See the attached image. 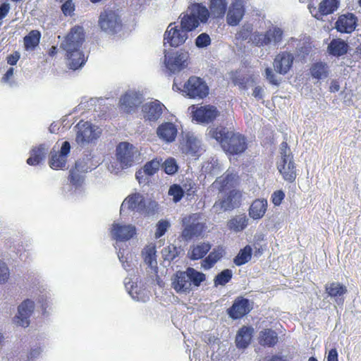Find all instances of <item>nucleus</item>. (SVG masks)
Segmentation results:
<instances>
[{"instance_id":"obj_1","label":"nucleus","mask_w":361,"mask_h":361,"mask_svg":"<svg viewBox=\"0 0 361 361\" xmlns=\"http://www.w3.org/2000/svg\"><path fill=\"white\" fill-rule=\"evenodd\" d=\"M85 41L84 29L76 25L71 28L65 39L61 43V48L66 51L68 66L72 70L82 67L86 59L81 47Z\"/></svg>"},{"instance_id":"obj_2","label":"nucleus","mask_w":361,"mask_h":361,"mask_svg":"<svg viewBox=\"0 0 361 361\" xmlns=\"http://www.w3.org/2000/svg\"><path fill=\"white\" fill-rule=\"evenodd\" d=\"M211 137L219 142L223 149L230 154H240L244 152L247 147V140L244 135L228 130L224 127L211 129Z\"/></svg>"},{"instance_id":"obj_3","label":"nucleus","mask_w":361,"mask_h":361,"mask_svg":"<svg viewBox=\"0 0 361 361\" xmlns=\"http://www.w3.org/2000/svg\"><path fill=\"white\" fill-rule=\"evenodd\" d=\"M206 280V276L192 267L177 271L171 278V286L178 293H190L192 286L199 287Z\"/></svg>"},{"instance_id":"obj_4","label":"nucleus","mask_w":361,"mask_h":361,"mask_svg":"<svg viewBox=\"0 0 361 361\" xmlns=\"http://www.w3.org/2000/svg\"><path fill=\"white\" fill-rule=\"evenodd\" d=\"M209 17L208 8L202 4L195 3L188 6L186 13L180 15L179 25L189 33L195 30L200 23H207Z\"/></svg>"},{"instance_id":"obj_5","label":"nucleus","mask_w":361,"mask_h":361,"mask_svg":"<svg viewBox=\"0 0 361 361\" xmlns=\"http://www.w3.org/2000/svg\"><path fill=\"white\" fill-rule=\"evenodd\" d=\"M283 37V30L277 25H271L265 31L254 32L250 37V42L257 47L278 48L281 44Z\"/></svg>"},{"instance_id":"obj_6","label":"nucleus","mask_w":361,"mask_h":361,"mask_svg":"<svg viewBox=\"0 0 361 361\" xmlns=\"http://www.w3.org/2000/svg\"><path fill=\"white\" fill-rule=\"evenodd\" d=\"M95 167L92 164V157L90 154H86L82 158L78 159L75 164L74 169L70 170L68 176V182L75 189V192L81 193L82 185L84 183L85 176L83 173L92 171Z\"/></svg>"},{"instance_id":"obj_7","label":"nucleus","mask_w":361,"mask_h":361,"mask_svg":"<svg viewBox=\"0 0 361 361\" xmlns=\"http://www.w3.org/2000/svg\"><path fill=\"white\" fill-rule=\"evenodd\" d=\"M188 51L183 50L167 51L164 50V64L166 71L170 73H176L184 69L188 66Z\"/></svg>"},{"instance_id":"obj_8","label":"nucleus","mask_w":361,"mask_h":361,"mask_svg":"<svg viewBox=\"0 0 361 361\" xmlns=\"http://www.w3.org/2000/svg\"><path fill=\"white\" fill-rule=\"evenodd\" d=\"M180 149L183 154L192 157H199L204 151L201 140L191 131L183 132Z\"/></svg>"},{"instance_id":"obj_9","label":"nucleus","mask_w":361,"mask_h":361,"mask_svg":"<svg viewBox=\"0 0 361 361\" xmlns=\"http://www.w3.org/2000/svg\"><path fill=\"white\" fill-rule=\"evenodd\" d=\"M188 38V33L178 23H171L164 35V44L178 47L183 44Z\"/></svg>"},{"instance_id":"obj_10","label":"nucleus","mask_w":361,"mask_h":361,"mask_svg":"<svg viewBox=\"0 0 361 361\" xmlns=\"http://www.w3.org/2000/svg\"><path fill=\"white\" fill-rule=\"evenodd\" d=\"M77 128L76 142L85 146L99 137L100 132L88 121H80L75 126Z\"/></svg>"},{"instance_id":"obj_11","label":"nucleus","mask_w":361,"mask_h":361,"mask_svg":"<svg viewBox=\"0 0 361 361\" xmlns=\"http://www.w3.org/2000/svg\"><path fill=\"white\" fill-rule=\"evenodd\" d=\"M182 222L185 228L182 231L181 237L186 241L201 235L205 229L204 224L198 221L196 214L184 217Z\"/></svg>"},{"instance_id":"obj_12","label":"nucleus","mask_w":361,"mask_h":361,"mask_svg":"<svg viewBox=\"0 0 361 361\" xmlns=\"http://www.w3.org/2000/svg\"><path fill=\"white\" fill-rule=\"evenodd\" d=\"M99 24L103 31L110 34L119 32L122 27L120 16L111 10L104 11L100 14Z\"/></svg>"},{"instance_id":"obj_13","label":"nucleus","mask_w":361,"mask_h":361,"mask_svg":"<svg viewBox=\"0 0 361 361\" xmlns=\"http://www.w3.org/2000/svg\"><path fill=\"white\" fill-rule=\"evenodd\" d=\"M184 91L190 98L203 99L209 93V87L200 78L190 77L184 85Z\"/></svg>"},{"instance_id":"obj_14","label":"nucleus","mask_w":361,"mask_h":361,"mask_svg":"<svg viewBox=\"0 0 361 361\" xmlns=\"http://www.w3.org/2000/svg\"><path fill=\"white\" fill-rule=\"evenodd\" d=\"M241 202V194L239 191L232 190L228 192L225 197L217 202L213 206V209L216 212L221 211H231L238 207Z\"/></svg>"},{"instance_id":"obj_15","label":"nucleus","mask_w":361,"mask_h":361,"mask_svg":"<svg viewBox=\"0 0 361 361\" xmlns=\"http://www.w3.org/2000/svg\"><path fill=\"white\" fill-rule=\"evenodd\" d=\"M142 101V94L136 90H129L121 96L119 104L121 109L123 111L131 113L137 109Z\"/></svg>"},{"instance_id":"obj_16","label":"nucleus","mask_w":361,"mask_h":361,"mask_svg":"<svg viewBox=\"0 0 361 361\" xmlns=\"http://www.w3.org/2000/svg\"><path fill=\"white\" fill-rule=\"evenodd\" d=\"M252 310V305L250 300L240 296L235 299L226 312L230 318L238 319L247 314Z\"/></svg>"},{"instance_id":"obj_17","label":"nucleus","mask_w":361,"mask_h":361,"mask_svg":"<svg viewBox=\"0 0 361 361\" xmlns=\"http://www.w3.org/2000/svg\"><path fill=\"white\" fill-rule=\"evenodd\" d=\"M34 310V302L30 299L25 300L18 307V314L13 319V323L19 326L27 327Z\"/></svg>"},{"instance_id":"obj_18","label":"nucleus","mask_w":361,"mask_h":361,"mask_svg":"<svg viewBox=\"0 0 361 361\" xmlns=\"http://www.w3.org/2000/svg\"><path fill=\"white\" fill-rule=\"evenodd\" d=\"M70 150L71 145L68 141L62 143L59 151L53 149L50 152L49 166L53 169H62L65 167Z\"/></svg>"},{"instance_id":"obj_19","label":"nucleus","mask_w":361,"mask_h":361,"mask_svg":"<svg viewBox=\"0 0 361 361\" xmlns=\"http://www.w3.org/2000/svg\"><path fill=\"white\" fill-rule=\"evenodd\" d=\"M116 156L123 169L131 166L134 161V147L128 142H121L116 147Z\"/></svg>"},{"instance_id":"obj_20","label":"nucleus","mask_w":361,"mask_h":361,"mask_svg":"<svg viewBox=\"0 0 361 361\" xmlns=\"http://www.w3.org/2000/svg\"><path fill=\"white\" fill-rule=\"evenodd\" d=\"M245 12L243 0H233L228 8L226 23L230 26H236L242 20Z\"/></svg>"},{"instance_id":"obj_21","label":"nucleus","mask_w":361,"mask_h":361,"mask_svg":"<svg viewBox=\"0 0 361 361\" xmlns=\"http://www.w3.org/2000/svg\"><path fill=\"white\" fill-rule=\"evenodd\" d=\"M165 106L159 100L144 104L142 106L143 117L149 122H156L161 116Z\"/></svg>"},{"instance_id":"obj_22","label":"nucleus","mask_w":361,"mask_h":361,"mask_svg":"<svg viewBox=\"0 0 361 361\" xmlns=\"http://www.w3.org/2000/svg\"><path fill=\"white\" fill-rule=\"evenodd\" d=\"M357 21L358 19L354 13L342 14L338 18L335 28L341 33L350 34L356 29Z\"/></svg>"},{"instance_id":"obj_23","label":"nucleus","mask_w":361,"mask_h":361,"mask_svg":"<svg viewBox=\"0 0 361 361\" xmlns=\"http://www.w3.org/2000/svg\"><path fill=\"white\" fill-rule=\"evenodd\" d=\"M294 56L288 51L279 53L274 59L273 66L276 72L281 75H286L291 68Z\"/></svg>"},{"instance_id":"obj_24","label":"nucleus","mask_w":361,"mask_h":361,"mask_svg":"<svg viewBox=\"0 0 361 361\" xmlns=\"http://www.w3.org/2000/svg\"><path fill=\"white\" fill-rule=\"evenodd\" d=\"M112 238L118 241L130 240L135 234V227L131 224L114 223L111 228Z\"/></svg>"},{"instance_id":"obj_25","label":"nucleus","mask_w":361,"mask_h":361,"mask_svg":"<svg viewBox=\"0 0 361 361\" xmlns=\"http://www.w3.org/2000/svg\"><path fill=\"white\" fill-rule=\"evenodd\" d=\"M145 206V200L143 195L140 193H134L124 200L121 206V212H123L127 209L140 213L144 212Z\"/></svg>"},{"instance_id":"obj_26","label":"nucleus","mask_w":361,"mask_h":361,"mask_svg":"<svg viewBox=\"0 0 361 361\" xmlns=\"http://www.w3.org/2000/svg\"><path fill=\"white\" fill-rule=\"evenodd\" d=\"M216 108L213 106H204L198 108L193 114L194 118L201 123H209L217 116Z\"/></svg>"},{"instance_id":"obj_27","label":"nucleus","mask_w":361,"mask_h":361,"mask_svg":"<svg viewBox=\"0 0 361 361\" xmlns=\"http://www.w3.org/2000/svg\"><path fill=\"white\" fill-rule=\"evenodd\" d=\"M157 133L159 138L167 142H171L175 140L177 128L173 123L166 122L157 128Z\"/></svg>"},{"instance_id":"obj_28","label":"nucleus","mask_w":361,"mask_h":361,"mask_svg":"<svg viewBox=\"0 0 361 361\" xmlns=\"http://www.w3.org/2000/svg\"><path fill=\"white\" fill-rule=\"evenodd\" d=\"M47 152L48 147L45 144L33 147L30 152V157L27 159V164L30 166L39 165L44 160Z\"/></svg>"},{"instance_id":"obj_29","label":"nucleus","mask_w":361,"mask_h":361,"mask_svg":"<svg viewBox=\"0 0 361 361\" xmlns=\"http://www.w3.org/2000/svg\"><path fill=\"white\" fill-rule=\"evenodd\" d=\"M278 169L286 180L290 183L295 180L296 178V171L293 158L289 159V160L286 161V163L282 162V160H280L278 164Z\"/></svg>"},{"instance_id":"obj_30","label":"nucleus","mask_w":361,"mask_h":361,"mask_svg":"<svg viewBox=\"0 0 361 361\" xmlns=\"http://www.w3.org/2000/svg\"><path fill=\"white\" fill-rule=\"evenodd\" d=\"M267 209V201L265 199H257L251 204L248 213L254 220L262 219Z\"/></svg>"},{"instance_id":"obj_31","label":"nucleus","mask_w":361,"mask_h":361,"mask_svg":"<svg viewBox=\"0 0 361 361\" xmlns=\"http://www.w3.org/2000/svg\"><path fill=\"white\" fill-rule=\"evenodd\" d=\"M211 248V243L209 242H202L190 246L188 255L192 260L200 259L208 253Z\"/></svg>"},{"instance_id":"obj_32","label":"nucleus","mask_w":361,"mask_h":361,"mask_svg":"<svg viewBox=\"0 0 361 361\" xmlns=\"http://www.w3.org/2000/svg\"><path fill=\"white\" fill-rule=\"evenodd\" d=\"M225 254V250L223 246H217L206 257L202 262V267L204 269H210L214 265L220 260Z\"/></svg>"},{"instance_id":"obj_33","label":"nucleus","mask_w":361,"mask_h":361,"mask_svg":"<svg viewBox=\"0 0 361 361\" xmlns=\"http://www.w3.org/2000/svg\"><path fill=\"white\" fill-rule=\"evenodd\" d=\"M327 49L330 55L338 57L348 52V44L341 38L333 39L329 44Z\"/></svg>"},{"instance_id":"obj_34","label":"nucleus","mask_w":361,"mask_h":361,"mask_svg":"<svg viewBox=\"0 0 361 361\" xmlns=\"http://www.w3.org/2000/svg\"><path fill=\"white\" fill-rule=\"evenodd\" d=\"M252 332L253 329L252 327L243 326L240 328L235 337L236 346L238 348H246L250 343Z\"/></svg>"},{"instance_id":"obj_35","label":"nucleus","mask_w":361,"mask_h":361,"mask_svg":"<svg viewBox=\"0 0 361 361\" xmlns=\"http://www.w3.org/2000/svg\"><path fill=\"white\" fill-rule=\"evenodd\" d=\"M227 7V0H210L209 15L214 18H221L224 16Z\"/></svg>"},{"instance_id":"obj_36","label":"nucleus","mask_w":361,"mask_h":361,"mask_svg":"<svg viewBox=\"0 0 361 361\" xmlns=\"http://www.w3.org/2000/svg\"><path fill=\"white\" fill-rule=\"evenodd\" d=\"M277 333L270 329H266L259 332V343L261 345L273 347L278 343Z\"/></svg>"},{"instance_id":"obj_37","label":"nucleus","mask_w":361,"mask_h":361,"mask_svg":"<svg viewBox=\"0 0 361 361\" xmlns=\"http://www.w3.org/2000/svg\"><path fill=\"white\" fill-rule=\"evenodd\" d=\"M142 256L145 262L149 266V267L154 272H157L158 267L155 247L153 245H149L145 247L142 250Z\"/></svg>"},{"instance_id":"obj_38","label":"nucleus","mask_w":361,"mask_h":361,"mask_svg":"<svg viewBox=\"0 0 361 361\" xmlns=\"http://www.w3.org/2000/svg\"><path fill=\"white\" fill-rule=\"evenodd\" d=\"M310 73L313 78L317 80L325 79L329 76V68L326 63L316 62L312 65Z\"/></svg>"},{"instance_id":"obj_39","label":"nucleus","mask_w":361,"mask_h":361,"mask_svg":"<svg viewBox=\"0 0 361 361\" xmlns=\"http://www.w3.org/2000/svg\"><path fill=\"white\" fill-rule=\"evenodd\" d=\"M289 44L291 47L295 48V53L299 57L304 59L310 54L311 47L307 42L292 37L289 40Z\"/></svg>"},{"instance_id":"obj_40","label":"nucleus","mask_w":361,"mask_h":361,"mask_svg":"<svg viewBox=\"0 0 361 361\" xmlns=\"http://www.w3.org/2000/svg\"><path fill=\"white\" fill-rule=\"evenodd\" d=\"M235 178V174L232 173H226L224 176L217 178L214 182L213 185L219 191L222 192L224 190L233 186Z\"/></svg>"},{"instance_id":"obj_41","label":"nucleus","mask_w":361,"mask_h":361,"mask_svg":"<svg viewBox=\"0 0 361 361\" xmlns=\"http://www.w3.org/2000/svg\"><path fill=\"white\" fill-rule=\"evenodd\" d=\"M248 224V219L245 214L236 216L228 222V227L235 232H240L244 230Z\"/></svg>"},{"instance_id":"obj_42","label":"nucleus","mask_w":361,"mask_h":361,"mask_svg":"<svg viewBox=\"0 0 361 361\" xmlns=\"http://www.w3.org/2000/svg\"><path fill=\"white\" fill-rule=\"evenodd\" d=\"M41 38L39 30H33L24 37V46L26 50H34L38 45Z\"/></svg>"},{"instance_id":"obj_43","label":"nucleus","mask_w":361,"mask_h":361,"mask_svg":"<svg viewBox=\"0 0 361 361\" xmlns=\"http://www.w3.org/2000/svg\"><path fill=\"white\" fill-rule=\"evenodd\" d=\"M252 248L247 245L240 249L238 255L234 257L233 262L236 266H242L248 262L252 257Z\"/></svg>"},{"instance_id":"obj_44","label":"nucleus","mask_w":361,"mask_h":361,"mask_svg":"<svg viewBox=\"0 0 361 361\" xmlns=\"http://www.w3.org/2000/svg\"><path fill=\"white\" fill-rule=\"evenodd\" d=\"M325 290L331 298H339L347 293L346 287L338 282H333L325 286Z\"/></svg>"},{"instance_id":"obj_45","label":"nucleus","mask_w":361,"mask_h":361,"mask_svg":"<svg viewBox=\"0 0 361 361\" xmlns=\"http://www.w3.org/2000/svg\"><path fill=\"white\" fill-rule=\"evenodd\" d=\"M340 1L338 0H323L319 6V11L322 16H326L336 11Z\"/></svg>"},{"instance_id":"obj_46","label":"nucleus","mask_w":361,"mask_h":361,"mask_svg":"<svg viewBox=\"0 0 361 361\" xmlns=\"http://www.w3.org/2000/svg\"><path fill=\"white\" fill-rule=\"evenodd\" d=\"M124 286L128 294L133 300L137 301L141 300V290L130 278L126 277L124 279Z\"/></svg>"},{"instance_id":"obj_47","label":"nucleus","mask_w":361,"mask_h":361,"mask_svg":"<svg viewBox=\"0 0 361 361\" xmlns=\"http://www.w3.org/2000/svg\"><path fill=\"white\" fill-rule=\"evenodd\" d=\"M233 271L229 269H226L219 273L214 279V285L215 287L219 286H225L232 279Z\"/></svg>"},{"instance_id":"obj_48","label":"nucleus","mask_w":361,"mask_h":361,"mask_svg":"<svg viewBox=\"0 0 361 361\" xmlns=\"http://www.w3.org/2000/svg\"><path fill=\"white\" fill-rule=\"evenodd\" d=\"M180 248L173 244H170L163 248L161 253L164 260L173 261L180 253Z\"/></svg>"},{"instance_id":"obj_49","label":"nucleus","mask_w":361,"mask_h":361,"mask_svg":"<svg viewBox=\"0 0 361 361\" xmlns=\"http://www.w3.org/2000/svg\"><path fill=\"white\" fill-rule=\"evenodd\" d=\"M252 25L251 24H245L243 25L240 30L236 33L235 38L237 39H240L243 41L247 40V39H250L252 35Z\"/></svg>"},{"instance_id":"obj_50","label":"nucleus","mask_w":361,"mask_h":361,"mask_svg":"<svg viewBox=\"0 0 361 361\" xmlns=\"http://www.w3.org/2000/svg\"><path fill=\"white\" fill-rule=\"evenodd\" d=\"M164 171L169 175H173L176 173L178 169V166L174 158H168L165 160L163 164Z\"/></svg>"},{"instance_id":"obj_51","label":"nucleus","mask_w":361,"mask_h":361,"mask_svg":"<svg viewBox=\"0 0 361 361\" xmlns=\"http://www.w3.org/2000/svg\"><path fill=\"white\" fill-rule=\"evenodd\" d=\"M160 166V161L157 159H152L150 161L147 162L142 169L147 173V175H149L150 176H153L157 173V171L159 170Z\"/></svg>"},{"instance_id":"obj_52","label":"nucleus","mask_w":361,"mask_h":361,"mask_svg":"<svg viewBox=\"0 0 361 361\" xmlns=\"http://www.w3.org/2000/svg\"><path fill=\"white\" fill-rule=\"evenodd\" d=\"M195 46L199 49L207 47L211 44V38L206 32L200 34L195 39Z\"/></svg>"},{"instance_id":"obj_53","label":"nucleus","mask_w":361,"mask_h":361,"mask_svg":"<svg viewBox=\"0 0 361 361\" xmlns=\"http://www.w3.org/2000/svg\"><path fill=\"white\" fill-rule=\"evenodd\" d=\"M169 195L173 197V200L175 202H178L183 197L184 190L179 185L173 184L169 188Z\"/></svg>"},{"instance_id":"obj_54","label":"nucleus","mask_w":361,"mask_h":361,"mask_svg":"<svg viewBox=\"0 0 361 361\" xmlns=\"http://www.w3.org/2000/svg\"><path fill=\"white\" fill-rule=\"evenodd\" d=\"M41 294L37 298V301L41 304L43 315L47 314V310L49 307L51 302L49 301V297L47 295V293H44L40 290Z\"/></svg>"},{"instance_id":"obj_55","label":"nucleus","mask_w":361,"mask_h":361,"mask_svg":"<svg viewBox=\"0 0 361 361\" xmlns=\"http://www.w3.org/2000/svg\"><path fill=\"white\" fill-rule=\"evenodd\" d=\"M169 226L170 224L169 221L166 220L159 221L157 224L155 238L158 239L161 238L162 235H164L165 233L167 231Z\"/></svg>"},{"instance_id":"obj_56","label":"nucleus","mask_w":361,"mask_h":361,"mask_svg":"<svg viewBox=\"0 0 361 361\" xmlns=\"http://www.w3.org/2000/svg\"><path fill=\"white\" fill-rule=\"evenodd\" d=\"M264 76L269 82L273 85L279 86L281 82V80L274 73L271 68L267 67L265 68Z\"/></svg>"},{"instance_id":"obj_57","label":"nucleus","mask_w":361,"mask_h":361,"mask_svg":"<svg viewBox=\"0 0 361 361\" xmlns=\"http://www.w3.org/2000/svg\"><path fill=\"white\" fill-rule=\"evenodd\" d=\"M280 154H281V160L282 162H285L288 161L289 159L293 158V156L290 152V149L286 142H283L280 145Z\"/></svg>"},{"instance_id":"obj_58","label":"nucleus","mask_w":361,"mask_h":361,"mask_svg":"<svg viewBox=\"0 0 361 361\" xmlns=\"http://www.w3.org/2000/svg\"><path fill=\"white\" fill-rule=\"evenodd\" d=\"M10 276V271L7 264L0 260V284L6 283Z\"/></svg>"},{"instance_id":"obj_59","label":"nucleus","mask_w":361,"mask_h":361,"mask_svg":"<svg viewBox=\"0 0 361 361\" xmlns=\"http://www.w3.org/2000/svg\"><path fill=\"white\" fill-rule=\"evenodd\" d=\"M61 6V11L65 16H71L75 10L72 0H64Z\"/></svg>"},{"instance_id":"obj_60","label":"nucleus","mask_w":361,"mask_h":361,"mask_svg":"<svg viewBox=\"0 0 361 361\" xmlns=\"http://www.w3.org/2000/svg\"><path fill=\"white\" fill-rule=\"evenodd\" d=\"M117 254L120 262L122 263L123 269H126V271L131 269V262L128 260V257L125 256L124 251H121V250H119Z\"/></svg>"},{"instance_id":"obj_61","label":"nucleus","mask_w":361,"mask_h":361,"mask_svg":"<svg viewBox=\"0 0 361 361\" xmlns=\"http://www.w3.org/2000/svg\"><path fill=\"white\" fill-rule=\"evenodd\" d=\"M13 72L14 68H9L1 78V82L8 84L11 87H13L16 85V83L14 81L10 80V79L13 75Z\"/></svg>"},{"instance_id":"obj_62","label":"nucleus","mask_w":361,"mask_h":361,"mask_svg":"<svg viewBox=\"0 0 361 361\" xmlns=\"http://www.w3.org/2000/svg\"><path fill=\"white\" fill-rule=\"evenodd\" d=\"M285 197V193L282 190H276L271 195V200L275 206H279Z\"/></svg>"},{"instance_id":"obj_63","label":"nucleus","mask_w":361,"mask_h":361,"mask_svg":"<svg viewBox=\"0 0 361 361\" xmlns=\"http://www.w3.org/2000/svg\"><path fill=\"white\" fill-rule=\"evenodd\" d=\"M135 177L140 184H147L149 183L150 176L147 175V173L141 169L136 172Z\"/></svg>"},{"instance_id":"obj_64","label":"nucleus","mask_w":361,"mask_h":361,"mask_svg":"<svg viewBox=\"0 0 361 361\" xmlns=\"http://www.w3.org/2000/svg\"><path fill=\"white\" fill-rule=\"evenodd\" d=\"M19 59L20 54L18 52L16 51L7 56V63L11 66H14L17 63Z\"/></svg>"}]
</instances>
